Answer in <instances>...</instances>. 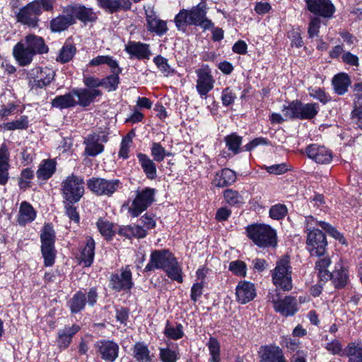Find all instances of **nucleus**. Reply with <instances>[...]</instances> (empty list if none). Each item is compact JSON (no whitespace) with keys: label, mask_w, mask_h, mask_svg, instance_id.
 <instances>
[{"label":"nucleus","mask_w":362,"mask_h":362,"mask_svg":"<svg viewBox=\"0 0 362 362\" xmlns=\"http://www.w3.org/2000/svg\"><path fill=\"white\" fill-rule=\"evenodd\" d=\"M207 6L200 2L190 10H181L175 16V22L179 30H184L188 25H199L204 29H210L214 23L206 18Z\"/></svg>","instance_id":"nucleus-1"},{"label":"nucleus","mask_w":362,"mask_h":362,"mask_svg":"<svg viewBox=\"0 0 362 362\" xmlns=\"http://www.w3.org/2000/svg\"><path fill=\"white\" fill-rule=\"evenodd\" d=\"M247 237L259 247H274L277 245L275 229L264 223H255L246 228Z\"/></svg>","instance_id":"nucleus-2"},{"label":"nucleus","mask_w":362,"mask_h":362,"mask_svg":"<svg viewBox=\"0 0 362 362\" xmlns=\"http://www.w3.org/2000/svg\"><path fill=\"white\" fill-rule=\"evenodd\" d=\"M291 267L288 256H284L276 262L272 271L273 284L279 288L288 291L292 289Z\"/></svg>","instance_id":"nucleus-3"},{"label":"nucleus","mask_w":362,"mask_h":362,"mask_svg":"<svg viewBox=\"0 0 362 362\" xmlns=\"http://www.w3.org/2000/svg\"><path fill=\"white\" fill-rule=\"evenodd\" d=\"M282 111L286 119H311L318 113L319 105L314 103H302L293 100L288 106L284 105Z\"/></svg>","instance_id":"nucleus-4"},{"label":"nucleus","mask_w":362,"mask_h":362,"mask_svg":"<svg viewBox=\"0 0 362 362\" xmlns=\"http://www.w3.org/2000/svg\"><path fill=\"white\" fill-rule=\"evenodd\" d=\"M84 182L81 177L71 174L62 182L61 193L63 201L78 202L84 194Z\"/></svg>","instance_id":"nucleus-5"},{"label":"nucleus","mask_w":362,"mask_h":362,"mask_svg":"<svg viewBox=\"0 0 362 362\" xmlns=\"http://www.w3.org/2000/svg\"><path fill=\"white\" fill-rule=\"evenodd\" d=\"M155 189L146 188L138 192L135 199L129 208V213L133 217L139 216L154 201Z\"/></svg>","instance_id":"nucleus-6"},{"label":"nucleus","mask_w":362,"mask_h":362,"mask_svg":"<svg viewBox=\"0 0 362 362\" xmlns=\"http://www.w3.org/2000/svg\"><path fill=\"white\" fill-rule=\"evenodd\" d=\"M41 15L40 4L32 1L21 8L16 15L17 21L30 28L38 25L39 16Z\"/></svg>","instance_id":"nucleus-7"},{"label":"nucleus","mask_w":362,"mask_h":362,"mask_svg":"<svg viewBox=\"0 0 362 362\" xmlns=\"http://www.w3.org/2000/svg\"><path fill=\"white\" fill-rule=\"evenodd\" d=\"M110 286L116 291H130L134 286L130 266L122 267L119 273L112 274L110 279Z\"/></svg>","instance_id":"nucleus-8"},{"label":"nucleus","mask_w":362,"mask_h":362,"mask_svg":"<svg viewBox=\"0 0 362 362\" xmlns=\"http://www.w3.org/2000/svg\"><path fill=\"white\" fill-rule=\"evenodd\" d=\"M87 186L98 195L110 196L120 187V182L119 180L93 177L88 180Z\"/></svg>","instance_id":"nucleus-9"},{"label":"nucleus","mask_w":362,"mask_h":362,"mask_svg":"<svg viewBox=\"0 0 362 362\" xmlns=\"http://www.w3.org/2000/svg\"><path fill=\"white\" fill-rule=\"evenodd\" d=\"M307 249L312 256H323L327 250L325 235L320 230L308 232Z\"/></svg>","instance_id":"nucleus-10"},{"label":"nucleus","mask_w":362,"mask_h":362,"mask_svg":"<svg viewBox=\"0 0 362 362\" xmlns=\"http://www.w3.org/2000/svg\"><path fill=\"white\" fill-rule=\"evenodd\" d=\"M173 255L167 250H153L151 252L148 263L144 272H148L156 269H163L173 261Z\"/></svg>","instance_id":"nucleus-11"},{"label":"nucleus","mask_w":362,"mask_h":362,"mask_svg":"<svg viewBox=\"0 0 362 362\" xmlns=\"http://www.w3.org/2000/svg\"><path fill=\"white\" fill-rule=\"evenodd\" d=\"M306 8L315 16L332 18L335 7L330 0H305Z\"/></svg>","instance_id":"nucleus-12"},{"label":"nucleus","mask_w":362,"mask_h":362,"mask_svg":"<svg viewBox=\"0 0 362 362\" xmlns=\"http://www.w3.org/2000/svg\"><path fill=\"white\" fill-rule=\"evenodd\" d=\"M305 153L309 158L317 163L328 164L332 160V151L324 146L316 144L309 145L305 149Z\"/></svg>","instance_id":"nucleus-13"},{"label":"nucleus","mask_w":362,"mask_h":362,"mask_svg":"<svg viewBox=\"0 0 362 362\" xmlns=\"http://www.w3.org/2000/svg\"><path fill=\"white\" fill-rule=\"evenodd\" d=\"M29 76L33 78V86L42 88L51 83L54 77V71L48 67H36L30 70Z\"/></svg>","instance_id":"nucleus-14"},{"label":"nucleus","mask_w":362,"mask_h":362,"mask_svg":"<svg viewBox=\"0 0 362 362\" xmlns=\"http://www.w3.org/2000/svg\"><path fill=\"white\" fill-rule=\"evenodd\" d=\"M65 11L71 13L73 18L78 19L83 23L94 22L97 19V15L92 8L86 7L81 4H71L65 6Z\"/></svg>","instance_id":"nucleus-15"},{"label":"nucleus","mask_w":362,"mask_h":362,"mask_svg":"<svg viewBox=\"0 0 362 362\" xmlns=\"http://www.w3.org/2000/svg\"><path fill=\"white\" fill-rule=\"evenodd\" d=\"M124 50L129 54L130 59L148 60L152 55L149 45L140 42L129 41L125 45Z\"/></svg>","instance_id":"nucleus-16"},{"label":"nucleus","mask_w":362,"mask_h":362,"mask_svg":"<svg viewBox=\"0 0 362 362\" xmlns=\"http://www.w3.org/2000/svg\"><path fill=\"white\" fill-rule=\"evenodd\" d=\"M274 305L276 312L284 317L292 316L298 310L296 299L291 296H286L284 299L269 298Z\"/></svg>","instance_id":"nucleus-17"},{"label":"nucleus","mask_w":362,"mask_h":362,"mask_svg":"<svg viewBox=\"0 0 362 362\" xmlns=\"http://www.w3.org/2000/svg\"><path fill=\"white\" fill-rule=\"evenodd\" d=\"M107 136L103 134H89L85 139L84 144L86 145L85 152L90 156H95L101 153L104 150L103 142H107Z\"/></svg>","instance_id":"nucleus-18"},{"label":"nucleus","mask_w":362,"mask_h":362,"mask_svg":"<svg viewBox=\"0 0 362 362\" xmlns=\"http://www.w3.org/2000/svg\"><path fill=\"white\" fill-rule=\"evenodd\" d=\"M237 300L241 304H246L256 296L255 285L247 281H240L235 289Z\"/></svg>","instance_id":"nucleus-19"},{"label":"nucleus","mask_w":362,"mask_h":362,"mask_svg":"<svg viewBox=\"0 0 362 362\" xmlns=\"http://www.w3.org/2000/svg\"><path fill=\"white\" fill-rule=\"evenodd\" d=\"M196 74L197 90L202 98H206L207 93L214 88V81L211 74L204 69H199L196 71Z\"/></svg>","instance_id":"nucleus-20"},{"label":"nucleus","mask_w":362,"mask_h":362,"mask_svg":"<svg viewBox=\"0 0 362 362\" xmlns=\"http://www.w3.org/2000/svg\"><path fill=\"white\" fill-rule=\"evenodd\" d=\"M260 362H285L282 350L276 346H262L259 351Z\"/></svg>","instance_id":"nucleus-21"},{"label":"nucleus","mask_w":362,"mask_h":362,"mask_svg":"<svg viewBox=\"0 0 362 362\" xmlns=\"http://www.w3.org/2000/svg\"><path fill=\"white\" fill-rule=\"evenodd\" d=\"M13 55L18 64L22 66L30 64L35 56L22 40L13 47Z\"/></svg>","instance_id":"nucleus-22"},{"label":"nucleus","mask_w":362,"mask_h":362,"mask_svg":"<svg viewBox=\"0 0 362 362\" xmlns=\"http://www.w3.org/2000/svg\"><path fill=\"white\" fill-rule=\"evenodd\" d=\"M76 105L87 107L94 102L96 97L101 95L98 89L77 88L74 89Z\"/></svg>","instance_id":"nucleus-23"},{"label":"nucleus","mask_w":362,"mask_h":362,"mask_svg":"<svg viewBox=\"0 0 362 362\" xmlns=\"http://www.w3.org/2000/svg\"><path fill=\"white\" fill-rule=\"evenodd\" d=\"M100 8L109 13H114L121 10L127 11L131 8L129 0H95Z\"/></svg>","instance_id":"nucleus-24"},{"label":"nucleus","mask_w":362,"mask_h":362,"mask_svg":"<svg viewBox=\"0 0 362 362\" xmlns=\"http://www.w3.org/2000/svg\"><path fill=\"white\" fill-rule=\"evenodd\" d=\"M21 40L34 55L37 54H44L48 52L49 49L45 45V40L42 37L30 34L26 35Z\"/></svg>","instance_id":"nucleus-25"},{"label":"nucleus","mask_w":362,"mask_h":362,"mask_svg":"<svg viewBox=\"0 0 362 362\" xmlns=\"http://www.w3.org/2000/svg\"><path fill=\"white\" fill-rule=\"evenodd\" d=\"M98 352L105 362H114L118 356L119 346L111 341L98 344Z\"/></svg>","instance_id":"nucleus-26"},{"label":"nucleus","mask_w":362,"mask_h":362,"mask_svg":"<svg viewBox=\"0 0 362 362\" xmlns=\"http://www.w3.org/2000/svg\"><path fill=\"white\" fill-rule=\"evenodd\" d=\"M63 13L51 21L50 28L52 32L64 31L75 23V18H73L71 13L65 11V7L63 8Z\"/></svg>","instance_id":"nucleus-27"},{"label":"nucleus","mask_w":362,"mask_h":362,"mask_svg":"<svg viewBox=\"0 0 362 362\" xmlns=\"http://www.w3.org/2000/svg\"><path fill=\"white\" fill-rule=\"evenodd\" d=\"M95 240L91 237H87L85 246L81 249L78 259L85 267H90L95 256Z\"/></svg>","instance_id":"nucleus-28"},{"label":"nucleus","mask_w":362,"mask_h":362,"mask_svg":"<svg viewBox=\"0 0 362 362\" xmlns=\"http://www.w3.org/2000/svg\"><path fill=\"white\" fill-rule=\"evenodd\" d=\"M235 180V172L226 168L216 173L213 184L217 187H225L231 185Z\"/></svg>","instance_id":"nucleus-29"},{"label":"nucleus","mask_w":362,"mask_h":362,"mask_svg":"<svg viewBox=\"0 0 362 362\" xmlns=\"http://www.w3.org/2000/svg\"><path fill=\"white\" fill-rule=\"evenodd\" d=\"M146 21L148 30L159 36L164 35L168 30L166 22L158 18L153 11L146 13Z\"/></svg>","instance_id":"nucleus-30"},{"label":"nucleus","mask_w":362,"mask_h":362,"mask_svg":"<svg viewBox=\"0 0 362 362\" xmlns=\"http://www.w3.org/2000/svg\"><path fill=\"white\" fill-rule=\"evenodd\" d=\"M348 272L342 266L341 262L335 264L334 270L331 272V279L336 288L344 287L348 281Z\"/></svg>","instance_id":"nucleus-31"},{"label":"nucleus","mask_w":362,"mask_h":362,"mask_svg":"<svg viewBox=\"0 0 362 362\" xmlns=\"http://www.w3.org/2000/svg\"><path fill=\"white\" fill-rule=\"evenodd\" d=\"M137 158L146 177L150 180H154L157 177V169L154 160L142 153H138Z\"/></svg>","instance_id":"nucleus-32"},{"label":"nucleus","mask_w":362,"mask_h":362,"mask_svg":"<svg viewBox=\"0 0 362 362\" xmlns=\"http://www.w3.org/2000/svg\"><path fill=\"white\" fill-rule=\"evenodd\" d=\"M80 327L73 325L71 327H65L58 332V344L60 347L66 348L70 344L73 336L79 331Z\"/></svg>","instance_id":"nucleus-33"},{"label":"nucleus","mask_w":362,"mask_h":362,"mask_svg":"<svg viewBox=\"0 0 362 362\" xmlns=\"http://www.w3.org/2000/svg\"><path fill=\"white\" fill-rule=\"evenodd\" d=\"M331 263L329 257H323L315 262V270L320 281L326 282L331 279V272L328 270Z\"/></svg>","instance_id":"nucleus-34"},{"label":"nucleus","mask_w":362,"mask_h":362,"mask_svg":"<svg viewBox=\"0 0 362 362\" xmlns=\"http://www.w3.org/2000/svg\"><path fill=\"white\" fill-rule=\"evenodd\" d=\"M36 212L33 207L28 202H23L21 204L18 221L21 225H25L35 220Z\"/></svg>","instance_id":"nucleus-35"},{"label":"nucleus","mask_w":362,"mask_h":362,"mask_svg":"<svg viewBox=\"0 0 362 362\" xmlns=\"http://www.w3.org/2000/svg\"><path fill=\"white\" fill-rule=\"evenodd\" d=\"M52 105L53 107L60 109H65L76 106V101L74 89L65 95L57 96L52 100Z\"/></svg>","instance_id":"nucleus-36"},{"label":"nucleus","mask_w":362,"mask_h":362,"mask_svg":"<svg viewBox=\"0 0 362 362\" xmlns=\"http://www.w3.org/2000/svg\"><path fill=\"white\" fill-rule=\"evenodd\" d=\"M343 356L348 357V362H362V344L350 343L344 349Z\"/></svg>","instance_id":"nucleus-37"},{"label":"nucleus","mask_w":362,"mask_h":362,"mask_svg":"<svg viewBox=\"0 0 362 362\" xmlns=\"http://www.w3.org/2000/svg\"><path fill=\"white\" fill-rule=\"evenodd\" d=\"M56 170V163L52 160H45L39 165L36 175L40 180H48Z\"/></svg>","instance_id":"nucleus-38"},{"label":"nucleus","mask_w":362,"mask_h":362,"mask_svg":"<svg viewBox=\"0 0 362 362\" xmlns=\"http://www.w3.org/2000/svg\"><path fill=\"white\" fill-rule=\"evenodd\" d=\"M119 234L127 238L135 237L144 238L146 236V230L140 226H124L119 229Z\"/></svg>","instance_id":"nucleus-39"},{"label":"nucleus","mask_w":362,"mask_h":362,"mask_svg":"<svg viewBox=\"0 0 362 362\" xmlns=\"http://www.w3.org/2000/svg\"><path fill=\"white\" fill-rule=\"evenodd\" d=\"M332 85L334 91L339 95H343L347 91L350 85V79L346 74H339L336 75L332 80Z\"/></svg>","instance_id":"nucleus-40"},{"label":"nucleus","mask_w":362,"mask_h":362,"mask_svg":"<svg viewBox=\"0 0 362 362\" xmlns=\"http://www.w3.org/2000/svg\"><path fill=\"white\" fill-rule=\"evenodd\" d=\"M134 357L138 362H150L151 357L148 346L142 342H137L133 348Z\"/></svg>","instance_id":"nucleus-41"},{"label":"nucleus","mask_w":362,"mask_h":362,"mask_svg":"<svg viewBox=\"0 0 362 362\" xmlns=\"http://www.w3.org/2000/svg\"><path fill=\"white\" fill-rule=\"evenodd\" d=\"M102 64H107L112 71L119 69L117 62L112 57L107 55H99L91 59L88 64L90 66H97Z\"/></svg>","instance_id":"nucleus-42"},{"label":"nucleus","mask_w":362,"mask_h":362,"mask_svg":"<svg viewBox=\"0 0 362 362\" xmlns=\"http://www.w3.org/2000/svg\"><path fill=\"white\" fill-rule=\"evenodd\" d=\"M41 247H54L55 233L53 228L47 224L44 226L40 235Z\"/></svg>","instance_id":"nucleus-43"},{"label":"nucleus","mask_w":362,"mask_h":362,"mask_svg":"<svg viewBox=\"0 0 362 362\" xmlns=\"http://www.w3.org/2000/svg\"><path fill=\"white\" fill-rule=\"evenodd\" d=\"M164 270L171 279L177 281L179 283L182 282V269L175 257H173V261H170V263H169Z\"/></svg>","instance_id":"nucleus-44"},{"label":"nucleus","mask_w":362,"mask_h":362,"mask_svg":"<svg viewBox=\"0 0 362 362\" xmlns=\"http://www.w3.org/2000/svg\"><path fill=\"white\" fill-rule=\"evenodd\" d=\"M223 198L226 202L230 206H240L244 204L242 195L232 189H228L223 192Z\"/></svg>","instance_id":"nucleus-45"},{"label":"nucleus","mask_w":362,"mask_h":362,"mask_svg":"<svg viewBox=\"0 0 362 362\" xmlns=\"http://www.w3.org/2000/svg\"><path fill=\"white\" fill-rule=\"evenodd\" d=\"M69 303L72 313H77L80 312L84 308L86 305V297L84 293L81 291L77 292L74 295Z\"/></svg>","instance_id":"nucleus-46"},{"label":"nucleus","mask_w":362,"mask_h":362,"mask_svg":"<svg viewBox=\"0 0 362 362\" xmlns=\"http://www.w3.org/2000/svg\"><path fill=\"white\" fill-rule=\"evenodd\" d=\"M207 346L210 354L209 362H220L221 346L218 340L215 338L211 337L207 342Z\"/></svg>","instance_id":"nucleus-47"},{"label":"nucleus","mask_w":362,"mask_h":362,"mask_svg":"<svg viewBox=\"0 0 362 362\" xmlns=\"http://www.w3.org/2000/svg\"><path fill=\"white\" fill-rule=\"evenodd\" d=\"M225 141L228 148L231 151L233 154L240 152V146L242 144V137L233 133L225 138Z\"/></svg>","instance_id":"nucleus-48"},{"label":"nucleus","mask_w":362,"mask_h":362,"mask_svg":"<svg viewBox=\"0 0 362 362\" xmlns=\"http://www.w3.org/2000/svg\"><path fill=\"white\" fill-rule=\"evenodd\" d=\"M100 233L107 239L111 238L114 235L112 224L104 218H99L96 223Z\"/></svg>","instance_id":"nucleus-49"},{"label":"nucleus","mask_w":362,"mask_h":362,"mask_svg":"<svg viewBox=\"0 0 362 362\" xmlns=\"http://www.w3.org/2000/svg\"><path fill=\"white\" fill-rule=\"evenodd\" d=\"M151 153L153 158V160L157 162L163 161L166 156H169L170 155V153L167 152L160 143L156 142L152 144Z\"/></svg>","instance_id":"nucleus-50"},{"label":"nucleus","mask_w":362,"mask_h":362,"mask_svg":"<svg viewBox=\"0 0 362 362\" xmlns=\"http://www.w3.org/2000/svg\"><path fill=\"white\" fill-rule=\"evenodd\" d=\"M76 53V48L71 45H64L60 49L59 56L57 58L58 62L66 63L69 62Z\"/></svg>","instance_id":"nucleus-51"},{"label":"nucleus","mask_w":362,"mask_h":362,"mask_svg":"<svg viewBox=\"0 0 362 362\" xmlns=\"http://www.w3.org/2000/svg\"><path fill=\"white\" fill-rule=\"evenodd\" d=\"M165 335L172 339H179L183 337V327L178 324L176 326H171L167 323L164 331Z\"/></svg>","instance_id":"nucleus-52"},{"label":"nucleus","mask_w":362,"mask_h":362,"mask_svg":"<svg viewBox=\"0 0 362 362\" xmlns=\"http://www.w3.org/2000/svg\"><path fill=\"white\" fill-rule=\"evenodd\" d=\"M120 72L119 69H115L113 74L106 77L102 80V86L105 87L108 91L115 90L119 83V73Z\"/></svg>","instance_id":"nucleus-53"},{"label":"nucleus","mask_w":362,"mask_h":362,"mask_svg":"<svg viewBox=\"0 0 362 362\" xmlns=\"http://www.w3.org/2000/svg\"><path fill=\"white\" fill-rule=\"evenodd\" d=\"M153 62L158 67V69L165 76H168L171 73L173 72V69L168 63V59L165 57L158 55L153 58Z\"/></svg>","instance_id":"nucleus-54"},{"label":"nucleus","mask_w":362,"mask_h":362,"mask_svg":"<svg viewBox=\"0 0 362 362\" xmlns=\"http://www.w3.org/2000/svg\"><path fill=\"white\" fill-rule=\"evenodd\" d=\"M320 227H321L323 230H326L334 238L339 240V242L341 244H347L344 235L337 230H336L333 226H332L329 223L327 222H320Z\"/></svg>","instance_id":"nucleus-55"},{"label":"nucleus","mask_w":362,"mask_h":362,"mask_svg":"<svg viewBox=\"0 0 362 362\" xmlns=\"http://www.w3.org/2000/svg\"><path fill=\"white\" fill-rule=\"evenodd\" d=\"M308 94L310 97L319 100L323 104H325L330 100V97L325 92L324 90L320 88H310L308 89Z\"/></svg>","instance_id":"nucleus-56"},{"label":"nucleus","mask_w":362,"mask_h":362,"mask_svg":"<svg viewBox=\"0 0 362 362\" xmlns=\"http://www.w3.org/2000/svg\"><path fill=\"white\" fill-rule=\"evenodd\" d=\"M64 204V209L66 216L76 223H78L80 221V216L77 211L76 207L74 206L73 204L76 202H69L67 201H63Z\"/></svg>","instance_id":"nucleus-57"},{"label":"nucleus","mask_w":362,"mask_h":362,"mask_svg":"<svg viewBox=\"0 0 362 362\" xmlns=\"http://www.w3.org/2000/svg\"><path fill=\"white\" fill-rule=\"evenodd\" d=\"M287 214V208L284 204H275L269 209V216L275 220L284 218Z\"/></svg>","instance_id":"nucleus-58"},{"label":"nucleus","mask_w":362,"mask_h":362,"mask_svg":"<svg viewBox=\"0 0 362 362\" xmlns=\"http://www.w3.org/2000/svg\"><path fill=\"white\" fill-rule=\"evenodd\" d=\"M28 126V120L25 116L21 117L18 119L7 122L4 124L5 128L8 130L24 129H26Z\"/></svg>","instance_id":"nucleus-59"},{"label":"nucleus","mask_w":362,"mask_h":362,"mask_svg":"<svg viewBox=\"0 0 362 362\" xmlns=\"http://www.w3.org/2000/svg\"><path fill=\"white\" fill-rule=\"evenodd\" d=\"M44 264L46 267H51L54 264L55 260V250L53 247H41Z\"/></svg>","instance_id":"nucleus-60"},{"label":"nucleus","mask_w":362,"mask_h":362,"mask_svg":"<svg viewBox=\"0 0 362 362\" xmlns=\"http://www.w3.org/2000/svg\"><path fill=\"white\" fill-rule=\"evenodd\" d=\"M159 356L163 362H176L177 360V353L168 348H160Z\"/></svg>","instance_id":"nucleus-61"},{"label":"nucleus","mask_w":362,"mask_h":362,"mask_svg":"<svg viewBox=\"0 0 362 362\" xmlns=\"http://www.w3.org/2000/svg\"><path fill=\"white\" fill-rule=\"evenodd\" d=\"M229 270L238 276H244L246 274V266L243 262L233 261L229 264Z\"/></svg>","instance_id":"nucleus-62"},{"label":"nucleus","mask_w":362,"mask_h":362,"mask_svg":"<svg viewBox=\"0 0 362 362\" xmlns=\"http://www.w3.org/2000/svg\"><path fill=\"white\" fill-rule=\"evenodd\" d=\"M34 177V172L30 168H25L22 170L19 185L21 188H26L29 186L30 180Z\"/></svg>","instance_id":"nucleus-63"},{"label":"nucleus","mask_w":362,"mask_h":362,"mask_svg":"<svg viewBox=\"0 0 362 362\" xmlns=\"http://www.w3.org/2000/svg\"><path fill=\"white\" fill-rule=\"evenodd\" d=\"M262 168H264L269 174L274 175H281L288 170V166L284 163L269 166L264 165Z\"/></svg>","instance_id":"nucleus-64"}]
</instances>
